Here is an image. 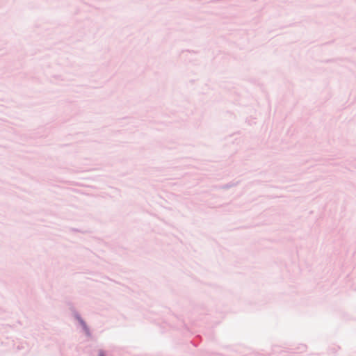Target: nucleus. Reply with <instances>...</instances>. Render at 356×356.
Instances as JSON below:
<instances>
[{
  "label": "nucleus",
  "mask_w": 356,
  "mask_h": 356,
  "mask_svg": "<svg viewBox=\"0 0 356 356\" xmlns=\"http://www.w3.org/2000/svg\"><path fill=\"white\" fill-rule=\"evenodd\" d=\"M99 356H104V353H103V352H102V351H101V352H99Z\"/></svg>",
  "instance_id": "obj_1"
}]
</instances>
